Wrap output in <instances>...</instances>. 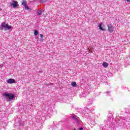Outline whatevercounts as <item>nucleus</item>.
Wrapping results in <instances>:
<instances>
[{
    "label": "nucleus",
    "instance_id": "obj_7",
    "mask_svg": "<svg viewBox=\"0 0 130 130\" xmlns=\"http://www.w3.org/2000/svg\"><path fill=\"white\" fill-rule=\"evenodd\" d=\"M108 66H109V64H108V63H107L106 62H103V66L104 67V68H107V67H108Z\"/></svg>",
    "mask_w": 130,
    "mask_h": 130
},
{
    "label": "nucleus",
    "instance_id": "obj_19",
    "mask_svg": "<svg viewBox=\"0 0 130 130\" xmlns=\"http://www.w3.org/2000/svg\"><path fill=\"white\" fill-rule=\"evenodd\" d=\"M126 2H129L130 3V1L129 0H126Z\"/></svg>",
    "mask_w": 130,
    "mask_h": 130
},
{
    "label": "nucleus",
    "instance_id": "obj_9",
    "mask_svg": "<svg viewBox=\"0 0 130 130\" xmlns=\"http://www.w3.org/2000/svg\"><path fill=\"white\" fill-rule=\"evenodd\" d=\"M39 34V32H38V30L35 29V31H34V35H35V36H37Z\"/></svg>",
    "mask_w": 130,
    "mask_h": 130
},
{
    "label": "nucleus",
    "instance_id": "obj_2",
    "mask_svg": "<svg viewBox=\"0 0 130 130\" xmlns=\"http://www.w3.org/2000/svg\"><path fill=\"white\" fill-rule=\"evenodd\" d=\"M0 30L3 31L5 30L7 31V30H13V27L12 25H9V24L7 23L6 22L2 23L0 27Z\"/></svg>",
    "mask_w": 130,
    "mask_h": 130
},
{
    "label": "nucleus",
    "instance_id": "obj_18",
    "mask_svg": "<svg viewBox=\"0 0 130 130\" xmlns=\"http://www.w3.org/2000/svg\"><path fill=\"white\" fill-rule=\"evenodd\" d=\"M109 93H110L109 91H107L106 92V94H109Z\"/></svg>",
    "mask_w": 130,
    "mask_h": 130
},
{
    "label": "nucleus",
    "instance_id": "obj_15",
    "mask_svg": "<svg viewBox=\"0 0 130 130\" xmlns=\"http://www.w3.org/2000/svg\"><path fill=\"white\" fill-rule=\"evenodd\" d=\"M75 122H77V123H79V120L77 118H76V119H75Z\"/></svg>",
    "mask_w": 130,
    "mask_h": 130
},
{
    "label": "nucleus",
    "instance_id": "obj_6",
    "mask_svg": "<svg viewBox=\"0 0 130 130\" xmlns=\"http://www.w3.org/2000/svg\"><path fill=\"white\" fill-rule=\"evenodd\" d=\"M102 25H103V23H100L98 27L100 29V30H101V31H105V29H104V28H103V27H102Z\"/></svg>",
    "mask_w": 130,
    "mask_h": 130
},
{
    "label": "nucleus",
    "instance_id": "obj_21",
    "mask_svg": "<svg viewBox=\"0 0 130 130\" xmlns=\"http://www.w3.org/2000/svg\"><path fill=\"white\" fill-rule=\"evenodd\" d=\"M40 73H41V71H40Z\"/></svg>",
    "mask_w": 130,
    "mask_h": 130
},
{
    "label": "nucleus",
    "instance_id": "obj_1",
    "mask_svg": "<svg viewBox=\"0 0 130 130\" xmlns=\"http://www.w3.org/2000/svg\"><path fill=\"white\" fill-rule=\"evenodd\" d=\"M3 96L7 102L13 101V100H15V99L16 98V94L11 92L8 93L5 92L3 93Z\"/></svg>",
    "mask_w": 130,
    "mask_h": 130
},
{
    "label": "nucleus",
    "instance_id": "obj_17",
    "mask_svg": "<svg viewBox=\"0 0 130 130\" xmlns=\"http://www.w3.org/2000/svg\"><path fill=\"white\" fill-rule=\"evenodd\" d=\"M79 130H84V128L81 127L79 128Z\"/></svg>",
    "mask_w": 130,
    "mask_h": 130
},
{
    "label": "nucleus",
    "instance_id": "obj_16",
    "mask_svg": "<svg viewBox=\"0 0 130 130\" xmlns=\"http://www.w3.org/2000/svg\"><path fill=\"white\" fill-rule=\"evenodd\" d=\"M72 118H73V119H75V120L76 119H77V118H76V117H75V116H72Z\"/></svg>",
    "mask_w": 130,
    "mask_h": 130
},
{
    "label": "nucleus",
    "instance_id": "obj_11",
    "mask_svg": "<svg viewBox=\"0 0 130 130\" xmlns=\"http://www.w3.org/2000/svg\"><path fill=\"white\" fill-rule=\"evenodd\" d=\"M22 6H23L24 7H25L26 5H27V2L26 1H23L22 3Z\"/></svg>",
    "mask_w": 130,
    "mask_h": 130
},
{
    "label": "nucleus",
    "instance_id": "obj_4",
    "mask_svg": "<svg viewBox=\"0 0 130 130\" xmlns=\"http://www.w3.org/2000/svg\"><path fill=\"white\" fill-rule=\"evenodd\" d=\"M114 27L111 24H108V30L109 31L110 33H112L113 32V30Z\"/></svg>",
    "mask_w": 130,
    "mask_h": 130
},
{
    "label": "nucleus",
    "instance_id": "obj_13",
    "mask_svg": "<svg viewBox=\"0 0 130 130\" xmlns=\"http://www.w3.org/2000/svg\"><path fill=\"white\" fill-rule=\"evenodd\" d=\"M25 10H29V6H28V4H26L25 6Z\"/></svg>",
    "mask_w": 130,
    "mask_h": 130
},
{
    "label": "nucleus",
    "instance_id": "obj_10",
    "mask_svg": "<svg viewBox=\"0 0 130 130\" xmlns=\"http://www.w3.org/2000/svg\"><path fill=\"white\" fill-rule=\"evenodd\" d=\"M40 36L41 37V39L40 40V41H41V42H42L43 41V35L42 34H40Z\"/></svg>",
    "mask_w": 130,
    "mask_h": 130
},
{
    "label": "nucleus",
    "instance_id": "obj_5",
    "mask_svg": "<svg viewBox=\"0 0 130 130\" xmlns=\"http://www.w3.org/2000/svg\"><path fill=\"white\" fill-rule=\"evenodd\" d=\"M8 84H16V80L13 78H10L7 81Z\"/></svg>",
    "mask_w": 130,
    "mask_h": 130
},
{
    "label": "nucleus",
    "instance_id": "obj_12",
    "mask_svg": "<svg viewBox=\"0 0 130 130\" xmlns=\"http://www.w3.org/2000/svg\"><path fill=\"white\" fill-rule=\"evenodd\" d=\"M41 15H42V11L40 10L38 12V16H41Z\"/></svg>",
    "mask_w": 130,
    "mask_h": 130
},
{
    "label": "nucleus",
    "instance_id": "obj_20",
    "mask_svg": "<svg viewBox=\"0 0 130 130\" xmlns=\"http://www.w3.org/2000/svg\"><path fill=\"white\" fill-rule=\"evenodd\" d=\"M40 73H41V71H40Z\"/></svg>",
    "mask_w": 130,
    "mask_h": 130
},
{
    "label": "nucleus",
    "instance_id": "obj_14",
    "mask_svg": "<svg viewBox=\"0 0 130 130\" xmlns=\"http://www.w3.org/2000/svg\"><path fill=\"white\" fill-rule=\"evenodd\" d=\"M45 2H47V0H40V3H45Z\"/></svg>",
    "mask_w": 130,
    "mask_h": 130
},
{
    "label": "nucleus",
    "instance_id": "obj_8",
    "mask_svg": "<svg viewBox=\"0 0 130 130\" xmlns=\"http://www.w3.org/2000/svg\"><path fill=\"white\" fill-rule=\"evenodd\" d=\"M71 86H72V87H77V83H76V82H72Z\"/></svg>",
    "mask_w": 130,
    "mask_h": 130
},
{
    "label": "nucleus",
    "instance_id": "obj_3",
    "mask_svg": "<svg viewBox=\"0 0 130 130\" xmlns=\"http://www.w3.org/2000/svg\"><path fill=\"white\" fill-rule=\"evenodd\" d=\"M11 6H12L13 8L16 9L17 7H19L18 2L17 1H12V3L10 4Z\"/></svg>",
    "mask_w": 130,
    "mask_h": 130
}]
</instances>
